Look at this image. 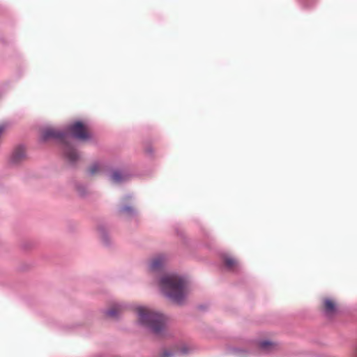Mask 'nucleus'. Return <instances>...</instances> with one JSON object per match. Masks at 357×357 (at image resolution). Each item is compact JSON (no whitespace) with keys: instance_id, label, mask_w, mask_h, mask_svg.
Masks as SVG:
<instances>
[{"instance_id":"obj_1","label":"nucleus","mask_w":357,"mask_h":357,"mask_svg":"<svg viewBox=\"0 0 357 357\" xmlns=\"http://www.w3.org/2000/svg\"><path fill=\"white\" fill-rule=\"evenodd\" d=\"M162 292L177 303H181L186 295V282L176 275H165L160 280Z\"/></svg>"},{"instance_id":"obj_2","label":"nucleus","mask_w":357,"mask_h":357,"mask_svg":"<svg viewBox=\"0 0 357 357\" xmlns=\"http://www.w3.org/2000/svg\"><path fill=\"white\" fill-rule=\"evenodd\" d=\"M139 321L158 335H162L167 328V318L151 309L139 306L136 308Z\"/></svg>"},{"instance_id":"obj_3","label":"nucleus","mask_w":357,"mask_h":357,"mask_svg":"<svg viewBox=\"0 0 357 357\" xmlns=\"http://www.w3.org/2000/svg\"><path fill=\"white\" fill-rule=\"evenodd\" d=\"M41 138L43 141L51 139H58L62 144L64 155L69 162H75L78 160L79 155L69 142V136L67 133L54 128H47L43 130Z\"/></svg>"},{"instance_id":"obj_4","label":"nucleus","mask_w":357,"mask_h":357,"mask_svg":"<svg viewBox=\"0 0 357 357\" xmlns=\"http://www.w3.org/2000/svg\"><path fill=\"white\" fill-rule=\"evenodd\" d=\"M68 131L76 139L84 141L91 137L88 128L82 122L77 121L71 124Z\"/></svg>"},{"instance_id":"obj_5","label":"nucleus","mask_w":357,"mask_h":357,"mask_svg":"<svg viewBox=\"0 0 357 357\" xmlns=\"http://www.w3.org/2000/svg\"><path fill=\"white\" fill-rule=\"evenodd\" d=\"M22 160V146L21 145L17 146L13 151L9 162L11 165H16L20 164Z\"/></svg>"},{"instance_id":"obj_6","label":"nucleus","mask_w":357,"mask_h":357,"mask_svg":"<svg viewBox=\"0 0 357 357\" xmlns=\"http://www.w3.org/2000/svg\"><path fill=\"white\" fill-rule=\"evenodd\" d=\"M324 309L328 314H332L336 311V303L331 298H324L323 300Z\"/></svg>"},{"instance_id":"obj_7","label":"nucleus","mask_w":357,"mask_h":357,"mask_svg":"<svg viewBox=\"0 0 357 357\" xmlns=\"http://www.w3.org/2000/svg\"><path fill=\"white\" fill-rule=\"evenodd\" d=\"M258 347L266 351H273L278 349V344L276 342L267 340L258 342Z\"/></svg>"},{"instance_id":"obj_8","label":"nucleus","mask_w":357,"mask_h":357,"mask_svg":"<svg viewBox=\"0 0 357 357\" xmlns=\"http://www.w3.org/2000/svg\"><path fill=\"white\" fill-rule=\"evenodd\" d=\"M165 258L163 256H158L153 259L151 263V269L153 271H157L160 269L164 264Z\"/></svg>"},{"instance_id":"obj_9","label":"nucleus","mask_w":357,"mask_h":357,"mask_svg":"<svg viewBox=\"0 0 357 357\" xmlns=\"http://www.w3.org/2000/svg\"><path fill=\"white\" fill-rule=\"evenodd\" d=\"M10 126V123L8 121L0 122V144L3 142V140L6 135Z\"/></svg>"},{"instance_id":"obj_10","label":"nucleus","mask_w":357,"mask_h":357,"mask_svg":"<svg viewBox=\"0 0 357 357\" xmlns=\"http://www.w3.org/2000/svg\"><path fill=\"white\" fill-rule=\"evenodd\" d=\"M223 260L225 265L229 269H234L238 265L237 261L231 257L225 256Z\"/></svg>"},{"instance_id":"obj_11","label":"nucleus","mask_w":357,"mask_h":357,"mask_svg":"<svg viewBox=\"0 0 357 357\" xmlns=\"http://www.w3.org/2000/svg\"><path fill=\"white\" fill-rule=\"evenodd\" d=\"M122 311L120 305H114L107 312V315L111 317H116Z\"/></svg>"},{"instance_id":"obj_12","label":"nucleus","mask_w":357,"mask_h":357,"mask_svg":"<svg viewBox=\"0 0 357 357\" xmlns=\"http://www.w3.org/2000/svg\"><path fill=\"white\" fill-rule=\"evenodd\" d=\"M178 349L176 347L165 349L160 354V357H172L176 355Z\"/></svg>"},{"instance_id":"obj_13","label":"nucleus","mask_w":357,"mask_h":357,"mask_svg":"<svg viewBox=\"0 0 357 357\" xmlns=\"http://www.w3.org/2000/svg\"><path fill=\"white\" fill-rule=\"evenodd\" d=\"M126 176L119 171L114 172L112 174V180L114 183H119L125 180Z\"/></svg>"},{"instance_id":"obj_14","label":"nucleus","mask_w":357,"mask_h":357,"mask_svg":"<svg viewBox=\"0 0 357 357\" xmlns=\"http://www.w3.org/2000/svg\"><path fill=\"white\" fill-rule=\"evenodd\" d=\"M101 169L102 167L100 164L94 163L89 168V172L91 175H95L98 172H100Z\"/></svg>"},{"instance_id":"obj_15","label":"nucleus","mask_w":357,"mask_h":357,"mask_svg":"<svg viewBox=\"0 0 357 357\" xmlns=\"http://www.w3.org/2000/svg\"><path fill=\"white\" fill-rule=\"evenodd\" d=\"M133 211V208L131 206H125L121 208L120 212L121 213H132Z\"/></svg>"},{"instance_id":"obj_16","label":"nucleus","mask_w":357,"mask_h":357,"mask_svg":"<svg viewBox=\"0 0 357 357\" xmlns=\"http://www.w3.org/2000/svg\"><path fill=\"white\" fill-rule=\"evenodd\" d=\"M233 352H234L235 354L241 355V354H246V353H248V351L247 350L240 349H238V348H234V349H233Z\"/></svg>"},{"instance_id":"obj_17","label":"nucleus","mask_w":357,"mask_h":357,"mask_svg":"<svg viewBox=\"0 0 357 357\" xmlns=\"http://www.w3.org/2000/svg\"><path fill=\"white\" fill-rule=\"evenodd\" d=\"M356 357H357V354H356Z\"/></svg>"}]
</instances>
